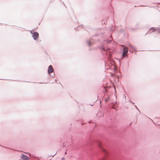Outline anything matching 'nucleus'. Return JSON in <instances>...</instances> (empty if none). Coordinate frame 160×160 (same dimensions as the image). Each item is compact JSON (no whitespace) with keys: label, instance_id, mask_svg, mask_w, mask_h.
Returning a JSON list of instances; mask_svg holds the SVG:
<instances>
[{"label":"nucleus","instance_id":"f257e3e1","mask_svg":"<svg viewBox=\"0 0 160 160\" xmlns=\"http://www.w3.org/2000/svg\"><path fill=\"white\" fill-rule=\"evenodd\" d=\"M128 52V48L127 47H125L124 48L122 56L123 58L126 56Z\"/></svg>","mask_w":160,"mask_h":160},{"label":"nucleus","instance_id":"f03ea898","mask_svg":"<svg viewBox=\"0 0 160 160\" xmlns=\"http://www.w3.org/2000/svg\"><path fill=\"white\" fill-rule=\"evenodd\" d=\"M34 40H36L39 37V34L37 32H31Z\"/></svg>","mask_w":160,"mask_h":160},{"label":"nucleus","instance_id":"7ed1b4c3","mask_svg":"<svg viewBox=\"0 0 160 160\" xmlns=\"http://www.w3.org/2000/svg\"><path fill=\"white\" fill-rule=\"evenodd\" d=\"M53 70L51 65H50L48 68V73L50 74L53 72Z\"/></svg>","mask_w":160,"mask_h":160},{"label":"nucleus","instance_id":"20e7f679","mask_svg":"<svg viewBox=\"0 0 160 160\" xmlns=\"http://www.w3.org/2000/svg\"><path fill=\"white\" fill-rule=\"evenodd\" d=\"M28 157L26 156H24L23 159L26 160H28Z\"/></svg>","mask_w":160,"mask_h":160},{"label":"nucleus","instance_id":"39448f33","mask_svg":"<svg viewBox=\"0 0 160 160\" xmlns=\"http://www.w3.org/2000/svg\"><path fill=\"white\" fill-rule=\"evenodd\" d=\"M102 151L103 152H107L106 150L105 149H104V148H102Z\"/></svg>","mask_w":160,"mask_h":160},{"label":"nucleus","instance_id":"423d86ee","mask_svg":"<svg viewBox=\"0 0 160 160\" xmlns=\"http://www.w3.org/2000/svg\"><path fill=\"white\" fill-rule=\"evenodd\" d=\"M87 43L88 45H90V41H88L87 42Z\"/></svg>","mask_w":160,"mask_h":160},{"label":"nucleus","instance_id":"0eeeda50","mask_svg":"<svg viewBox=\"0 0 160 160\" xmlns=\"http://www.w3.org/2000/svg\"><path fill=\"white\" fill-rule=\"evenodd\" d=\"M152 30V29L151 28V29L149 31L150 32H151V31Z\"/></svg>","mask_w":160,"mask_h":160},{"label":"nucleus","instance_id":"6e6552de","mask_svg":"<svg viewBox=\"0 0 160 160\" xmlns=\"http://www.w3.org/2000/svg\"><path fill=\"white\" fill-rule=\"evenodd\" d=\"M100 146H101V145H99V147H100Z\"/></svg>","mask_w":160,"mask_h":160}]
</instances>
